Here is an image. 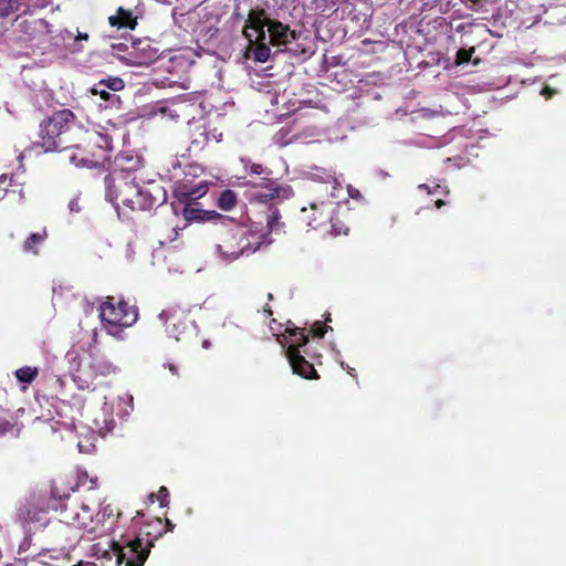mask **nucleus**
Instances as JSON below:
<instances>
[{
	"instance_id": "a878e982",
	"label": "nucleus",
	"mask_w": 566,
	"mask_h": 566,
	"mask_svg": "<svg viewBox=\"0 0 566 566\" xmlns=\"http://www.w3.org/2000/svg\"><path fill=\"white\" fill-rule=\"evenodd\" d=\"M328 328L329 327L326 324H323L321 321H316L312 325L310 333L313 335V337L323 338Z\"/></svg>"
},
{
	"instance_id": "58836bf2",
	"label": "nucleus",
	"mask_w": 566,
	"mask_h": 566,
	"mask_svg": "<svg viewBox=\"0 0 566 566\" xmlns=\"http://www.w3.org/2000/svg\"><path fill=\"white\" fill-rule=\"evenodd\" d=\"M96 479H91L90 482H91V486L88 489H95L97 483H96Z\"/></svg>"
},
{
	"instance_id": "ea45409f",
	"label": "nucleus",
	"mask_w": 566,
	"mask_h": 566,
	"mask_svg": "<svg viewBox=\"0 0 566 566\" xmlns=\"http://www.w3.org/2000/svg\"><path fill=\"white\" fill-rule=\"evenodd\" d=\"M443 191H444V190H443V188H442L440 185H437V186L434 187V192H443Z\"/></svg>"
},
{
	"instance_id": "4468645a",
	"label": "nucleus",
	"mask_w": 566,
	"mask_h": 566,
	"mask_svg": "<svg viewBox=\"0 0 566 566\" xmlns=\"http://www.w3.org/2000/svg\"><path fill=\"white\" fill-rule=\"evenodd\" d=\"M263 19L264 28H268L265 30L268 40L272 45H286L291 41L290 38L295 39V31L290 30L289 25H284L280 21L270 20L265 14Z\"/></svg>"
},
{
	"instance_id": "4be33fe9",
	"label": "nucleus",
	"mask_w": 566,
	"mask_h": 566,
	"mask_svg": "<svg viewBox=\"0 0 566 566\" xmlns=\"http://www.w3.org/2000/svg\"><path fill=\"white\" fill-rule=\"evenodd\" d=\"M17 379L20 382L31 384L39 375L38 367L24 366L15 370L14 373Z\"/></svg>"
},
{
	"instance_id": "72a5a7b5",
	"label": "nucleus",
	"mask_w": 566,
	"mask_h": 566,
	"mask_svg": "<svg viewBox=\"0 0 566 566\" xmlns=\"http://www.w3.org/2000/svg\"><path fill=\"white\" fill-rule=\"evenodd\" d=\"M444 205H446V202L442 199H437L436 202H434V206H436L437 209L442 208Z\"/></svg>"
},
{
	"instance_id": "2eb2a0df",
	"label": "nucleus",
	"mask_w": 566,
	"mask_h": 566,
	"mask_svg": "<svg viewBox=\"0 0 566 566\" xmlns=\"http://www.w3.org/2000/svg\"><path fill=\"white\" fill-rule=\"evenodd\" d=\"M66 151L70 163L76 167L92 168L101 165V155L88 154L82 146H71Z\"/></svg>"
},
{
	"instance_id": "f3484780",
	"label": "nucleus",
	"mask_w": 566,
	"mask_h": 566,
	"mask_svg": "<svg viewBox=\"0 0 566 566\" xmlns=\"http://www.w3.org/2000/svg\"><path fill=\"white\" fill-rule=\"evenodd\" d=\"M19 0H0V34L6 30L4 20L19 10Z\"/></svg>"
},
{
	"instance_id": "dca6fc26",
	"label": "nucleus",
	"mask_w": 566,
	"mask_h": 566,
	"mask_svg": "<svg viewBox=\"0 0 566 566\" xmlns=\"http://www.w3.org/2000/svg\"><path fill=\"white\" fill-rule=\"evenodd\" d=\"M108 23L117 29L134 30L137 25V17L130 10L119 7L116 13L108 18Z\"/></svg>"
},
{
	"instance_id": "f03ea898",
	"label": "nucleus",
	"mask_w": 566,
	"mask_h": 566,
	"mask_svg": "<svg viewBox=\"0 0 566 566\" xmlns=\"http://www.w3.org/2000/svg\"><path fill=\"white\" fill-rule=\"evenodd\" d=\"M219 224L221 230L217 250L224 260L233 261L244 253H253L263 243V235L260 232L237 222L233 218L223 216Z\"/></svg>"
},
{
	"instance_id": "7ed1b4c3",
	"label": "nucleus",
	"mask_w": 566,
	"mask_h": 566,
	"mask_svg": "<svg viewBox=\"0 0 566 566\" xmlns=\"http://www.w3.org/2000/svg\"><path fill=\"white\" fill-rule=\"evenodd\" d=\"M46 507L57 512L62 523L78 530H86L88 533L95 532L92 507L78 496L62 493L55 484L50 489Z\"/></svg>"
},
{
	"instance_id": "423d86ee",
	"label": "nucleus",
	"mask_w": 566,
	"mask_h": 566,
	"mask_svg": "<svg viewBox=\"0 0 566 566\" xmlns=\"http://www.w3.org/2000/svg\"><path fill=\"white\" fill-rule=\"evenodd\" d=\"M188 180H184L177 189V196L185 202L181 214L187 222H212L219 224L223 214L214 210H203L197 207L192 201L203 197L208 191V182L201 180L195 186H189Z\"/></svg>"
},
{
	"instance_id": "9b49d317",
	"label": "nucleus",
	"mask_w": 566,
	"mask_h": 566,
	"mask_svg": "<svg viewBox=\"0 0 566 566\" xmlns=\"http://www.w3.org/2000/svg\"><path fill=\"white\" fill-rule=\"evenodd\" d=\"M73 146H82L86 153L101 155V164L109 159L108 153L113 149V138L96 130L80 128V136L74 139Z\"/></svg>"
},
{
	"instance_id": "ddd939ff",
	"label": "nucleus",
	"mask_w": 566,
	"mask_h": 566,
	"mask_svg": "<svg viewBox=\"0 0 566 566\" xmlns=\"http://www.w3.org/2000/svg\"><path fill=\"white\" fill-rule=\"evenodd\" d=\"M333 202L321 201L311 203L308 208H303L300 213V220L312 229H318L332 222Z\"/></svg>"
},
{
	"instance_id": "7c9ffc66",
	"label": "nucleus",
	"mask_w": 566,
	"mask_h": 566,
	"mask_svg": "<svg viewBox=\"0 0 566 566\" xmlns=\"http://www.w3.org/2000/svg\"><path fill=\"white\" fill-rule=\"evenodd\" d=\"M12 182V178H9L7 175L0 176V188H2L4 191H7V187L10 186Z\"/></svg>"
},
{
	"instance_id": "c756f323",
	"label": "nucleus",
	"mask_w": 566,
	"mask_h": 566,
	"mask_svg": "<svg viewBox=\"0 0 566 566\" xmlns=\"http://www.w3.org/2000/svg\"><path fill=\"white\" fill-rule=\"evenodd\" d=\"M186 176H193V177H199L203 174V168L202 166L198 165V164H190L186 167V171H185Z\"/></svg>"
},
{
	"instance_id": "e433bc0d",
	"label": "nucleus",
	"mask_w": 566,
	"mask_h": 566,
	"mask_svg": "<svg viewBox=\"0 0 566 566\" xmlns=\"http://www.w3.org/2000/svg\"><path fill=\"white\" fill-rule=\"evenodd\" d=\"M419 190H426L428 193L432 192L429 186L424 184L419 186Z\"/></svg>"
},
{
	"instance_id": "412c9836",
	"label": "nucleus",
	"mask_w": 566,
	"mask_h": 566,
	"mask_svg": "<svg viewBox=\"0 0 566 566\" xmlns=\"http://www.w3.org/2000/svg\"><path fill=\"white\" fill-rule=\"evenodd\" d=\"M48 237V233L45 230L42 232H35L30 234L27 240L23 242V251L27 253H33L38 254L36 244L42 243Z\"/></svg>"
},
{
	"instance_id": "f257e3e1",
	"label": "nucleus",
	"mask_w": 566,
	"mask_h": 566,
	"mask_svg": "<svg viewBox=\"0 0 566 566\" xmlns=\"http://www.w3.org/2000/svg\"><path fill=\"white\" fill-rule=\"evenodd\" d=\"M106 199L118 207L119 202L132 211H148L163 205L165 188L155 180L138 181L136 171L114 170L104 178Z\"/></svg>"
},
{
	"instance_id": "c85d7f7f",
	"label": "nucleus",
	"mask_w": 566,
	"mask_h": 566,
	"mask_svg": "<svg viewBox=\"0 0 566 566\" xmlns=\"http://www.w3.org/2000/svg\"><path fill=\"white\" fill-rule=\"evenodd\" d=\"M155 494H150V499L153 500ZM169 491L167 488L161 486L156 494V499L159 502L160 506H166L168 504Z\"/></svg>"
},
{
	"instance_id": "f704fd0d",
	"label": "nucleus",
	"mask_w": 566,
	"mask_h": 566,
	"mask_svg": "<svg viewBox=\"0 0 566 566\" xmlns=\"http://www.w3.org/2000/svg\"><path fill=\"white\" fill-rule=\"evenodd\" d=\"M88 39V34L87 33H80L77 34L76 36V40H87Z\"/></svg>"
},
{
	"instance_id": "bb28decb",
	"label": "nucleus",
	"mask_w": 566,
	"mask_h": 566,
	"mask_svg": "<svg viewBox=\"0 0 566 566\" xmlns=\"http://www.w3.org/2000/svg\"><path fill=\"white\" fill-rule=\"evenodd\" d=\"M14 431V424L6 417L0 415V437Z\"/></svg>"
},
{
	"instance_id": "79ce46f5",
	"label": "nucleus",
	"mask_w": 566,
	"mask_h": 566,
	"mask_svg": "<svg viewBox=\"0 0 566 566\" xmlns=\"http://www.w3.org/2000/svg\"><path fill=\"white\" fill-rule=\"evenodd\" d=\"M268 300H269V301H272V300H273V294H272V293H269V294H268Z\"/></svg>"
},
{
	"instance_id": "6e6552de",
	"label": "nucleus",
	"mask_w": 566,
	"mask_h": 566,
	"mask_svg": "<svg viewBox=\"0 0 566 566\" xmlns=\"http://www.w3.org/2000/svg\"><path fill=\"white\" fill-rule=\"evenodd\" d=\"M291 324V322H289ZM291 338V344L285 349V355L294 374L305 379H318V374L313 364L305 359L301 348L308 343V334L304 328L287 325L285 329Z\"/></svg>"
},
{
	"instance_id": "a211bd4d",
	"label": "nucleus",
	"mask_w": 566,
	"mask_h": 566,
	"mask_svg": "<svg viewBox=\"0 0 566 566\" xmlns=\"http://www.w3.org/2000/svg\"><path fill=\"white\" fill-rule=\"evenodd\" d=\"M237 193L231 189L221 191L217 200V207L223 211H230L237 206Z\"/></svg>"
},
{
	"instance_id": "6ab92c4d",
	"label": "nucleus",
	"mask_w": 566,
	"mask_h": 566,
	"mask_svg": "<svg viewBox=\"0 0 566 566\" xmlns=\"http://www.w3.org/2000/svg\"><path fill=\"white\" fill-rule=\"evenodd\" d=\"M265 220L270 232H280L284 227V223L281 222L280 211L273 205H269V212Z\"/></svg>"
},
{
	"instance_id": "0eeeda50",
	"label": "nucleus",
	"mask_w": 566,
	"mask_h": 566,
	"mask_svg": "<svg viewBox=\"0 0 566 566\" xmlns=\"http://www.w3.org/2000/svg\"><path fill=\"white\" fill-rule=\"evenodd\" d=\"M157 536L151 537L150 533L146 536L137 534L132 539H126L122 536L120 541L113 542L111 548L116 556L118 566H143L147 560L150 548Z\"/></svg>"
},
{
	"instance_id": "473e14b6",
	"label": "nucleus",
	"mask_w": 566,
	"mask_h": 566,
	"mask_svg": "<svg viewBox=\"0 0 566 566\" xmlns=\"http://www.w3.org/2000/svg\"><path fill=\"white\" fill-rule=\"evenodd\" d=\"M39 6L44 8V7H48L52 3L53 0H36Z\"/></svg>"
},
{
	"instance_id": "b1692460",
	"label": "nucleus",
	"mask_w": 566,
	"mask_h": 566,
	"mask_svg": "<svg viewBox=\"0 0 566 566\" xmlns=\"http://www.w3.org/2000/svg\"><path fill=\"white\" fill-rule=\"evenodd\" d=\"M99 87H104L106 90H111L113 92H118L124 88L125 84L124 81L120 77H108L101 80L98 82Z\"/></svg>"
},
{
	"instance_id": "4c0bfd02",
	"label": "nucleus",
	"mask_w": 566,
	"mask_h": 566,
	"mask_svg": "<svg viewBox=\"0 0 566 566\" xmlns=\"http://www.w3.org/2000/svg\"><path fill=\"white\" fill-rule=\"evenodd\" d=\"M63 427H65L66 429H69V430H71V431L75 430V424H74L73 422H72V423H70V424H67V423H63Z\"/></svg>"
},
{
	"instance_id": "393cba45",
	"label": "nucleus",
	"mask_w": 566,
	"mask_h": 566,
	"mask_svg": "<svg viewBox=\"0 0 566 566\" xmlns=\"http://www.w3.org/2000/svg\"><path fill=\"white\" fill-rule=\"evenodd\" d=\"M475 52V49L474 48H471L469 50H465V49H460L458 52H457V56H455V63L457 65H461V64H465V63H469L471 57H472V54Z\"/></svg>"
},
{
	"instance_id": "cd10ccee",
	"label": "nucleus",
	"mask_w": 566,
	"mask_h": 566,
	"mask_svg": "<svg viewBox=\"0 0 566 566\" xmlns=\"http://www.w3.org/2000/svg\"><path fill=\"white\" fill-rule=\"evenodd\" d=\"M250 172L253 175H258V176L264 175V177H269V178H271L270 176L272 175V170L264 167L262 164H255V163L250 166Z\"/></svg>"
},
{
	"instance_id": "aec40b11",
	"label": "nucleus",
	"mask_w": 566,
	"mask_h": 566,
	"mask_svg": "<svg viewBox=\"0 0 566 566\" xmlns=\"http://www.w3.org/2000/svg\"><path fill=\"white\" fill-rule=\"evenodd\" d=\"M114 516H116V518H119L122 516V512L114 507L112 504L103 505L99 512L96 514V518H94L95 530L97 528L98 525L104 524L106 521Z\"/></svg>"
},
{
	"instance_id": "c9c22d12",
	"label": "nucleus",
	"mask_w": 566,
	"mask_h": 566,
	"mask_svg": "<svg viewBox=\"0 0 566 566\" xmlns=\"http://www.w3.org/2000/svg\"><path fill=\"white\" fill-rule=\"evenodd\" d=\"M263 311L264 313H266L269 316H271L273 314L272 310H271V306L269 304H266L264 307H263Z\"/></svg>"
},
{
	"instance_id": "2f4dec72",
	"label": "nucleus",
	"mask_w": 566,
	"mask_h": 566,
	"mask_svg": "<svg viewBox=\"0 0 566 566\" xmlns=\"http://www.w3.org/2000/svg\"><path fill=\"white\" fill-rule=\"evenodd\" d=\"M86 479H87L86 474L78 476V482L76 483V489H78L81 485H84Z\"/></svg>"
},
{
	"instance_id": "9d476101",
	"label": "nucleus",
	"mask_w": 566,
	"mask_h": 566,
	"mask_svg": "<svg viewBox=\"0 0 566 566\" xmlns=\"http://www.w3.org/2000/svg\"><path fill=\"white\" fill-rule=\"evenodd\" d=\"M264 10H252L243 29V35L251 45H254V59L258 62H266L271 54L270 42L263 23Z\"/></svg>"
},
{
	"instance_id": "1a4fd4ad",
	"label": "nucleus",
	"mask_w": 566,
	"mask_h": 566,
	"mask_svg": "<svg viewBox=\"0 0 566 566\" xmlns=\"http://www.w3.org/2000/svg\"><path fill=\"white\" fill-rule=\"evenodd\" d=\"M167 334L176 340H189L197 336V325L190 318V310L178 303L169 304L159 314Z\"/></svg>"
},
{
	"instance_id": "f8f14e48",
	"label": "nucleus",
	"mask_w": 566,
	"mask_h": 566,
	"mask_svg": "<svg viewBox=\"0 0 566 566\" xmlns=\"http://www.w3.org/2000/svg\"><path fill=\"white\" fill-rule=\"evenodd\" d=\"M254 187L258 189L251 195V202L273 205L274 199H289L293 196V189L289 185H282L269 177H262Z\"/></svg>"
},
{
	"instance_id": "20e7f679",
	"label": "nucleus",
	"mask_w": 566,
	"mask_h": 566,
	"mask_svg": "<svg viewBox=\"0 0 566 566\" xmlns=\"http://www.w3.org/2000/svg\"><path fill=\"white\" fill-rule=\"evenodd\" d=\"M76 116L71 109L63 108L44 118L39 126L40 146L44 151H63L73 146L75 138L70 137Z\"/></svg>"
},
{
	"instance_id": "a19ab883",
	"label": "nucleus",
	"mask_w": 566,
	"mask_h": 566,
	"mask_svg": "<svg viewBox=\"0 0 566 566\" xmlns=\"http://www.w3.org/2000/svg\"><path fill=\"white\" fill-rule=\"evenodd\" d=\"M326 181H327V182H335V178H334L333 176H331V175H329V176L327 177V180H326Z\"/></svg>"
},
{
	"instance_id": "37998d69",
	"label": "nucleus",
	"mask_w": 566,
	"mask_h": 566,
	"mask_svg": "<svg viewBox=\"0 0 566 566\" xmlns=\"http://www.w3.org/2000/svg\"><path fill=\"white\" fill-rule=\"evenodd\" d=\"M167 527L171 528L172 527V524L170 523V521L167 520Z\"/></svg>"
},
{
	"instance_id": "39448f33",
	"label": "nucleus",
	"mask_w": 566,
	"mask_h": 566,
	"mask_svg": "<svg viewBox=\"0 0 566 566\" xmlns=\"http://www.w3.org/2000/svg\"><path fill=\"white\" fill-rule=\"evenodd\" d=\"M102 327L107 334L120 337L123 329L133 326L138 319V308L124 300L107 296L98 307Z\"/></svg>"
},
{
	"instance_id": "5701e85b",
	"label": "nucleus",
	"mask_w": 566,
	"mask_h": 566,
	"mask_svg": "<svg viewBox=\"0 0 566 566\" xmlns=\"http://www.w3.org/2000/svg\"><path fill=\"white\" fill-rule=\"evenodd\" d=\"M90 92L93 94V95H99V97L108 103L107 105H105V108L107 107H112L114 104L118 103L119 102V98L118 96H116L114 93H109L108 90L104 88V87H99V84H95L91 90Z\"/></svg>"
},
{
	"instance_id": "c03bdc74",
	"label": "nucleus",
	"mask_w": 566,
	"mask_h": 566,
	"mask_svg": "<svg viewBox=\"0 0 566 566\" xmlns=\"http://www.w3.org/2000/svg\"><path fill=\"white\" fill-rule=\"evenodd\" d=\"M209 343L207 340L203 342V347H208Z\"/></svg>"
}]
</instances>
